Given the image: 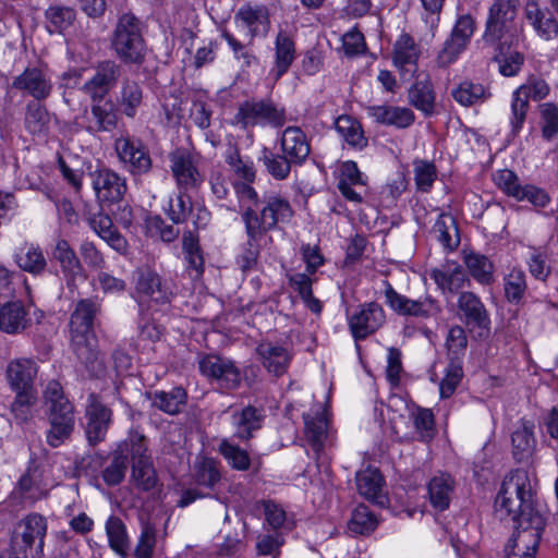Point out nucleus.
Returning <instances> with one entry per match:
<instances>
[{
    "mask_svg": "<svg viewBox=\"0 0 558 558\" xmlns=\"http://www.w3.org/2000/svg\"><path fill=\"white\" fill-rule=\"evenodd\" d=\"M495 512L515 530L507 558H535L545 518L535 507V492L527 471L517 469L505 476L495 499Z\"/></svg>",
    "mask_w": 558,
    "mask_h": 558,
    "instance_id": "f257e3e1",
    "label": "nucleus"
},
{
    "mask_svg": "<svg viewBox=\"0 0 558 558\" xmlns=\"http://www.w3.org/2000/svg\"><path fill=\"white\" fill-rule=\"evenodd\" d=\"M100 312L101 303L97 299H82L75 304L69 322L70 348L94 376L104 374L106 369L94 331V320Z\"/></svg>",
    "mask_w": 558,
    "mask_h": 558,
    "instance_id": "f03ea898",
    "label": "nucleus"
},
{
    "mask_svg": "<svg viewBox=\"0 0 558 558\" xmlns=\"http://www.w3.org/2000/svg\"><path fill=\"white\" fill-rule=\"evenodd\" d=\"M44 401L47 405L49 428L46 432V441L49 447L58 448L70 440L75 428L74 405L65 397L61 384L50 380L44 391Z\"/></svg>",
    "mask_w": 558,
    "mask_h": 558,
    "instance_id": "7ed1b4c3",
    "label": "nucleus"
},
{
    "mask_svg": "<svg viewBox=\"0 0 558 558\" xmlns=\"http://www.w3.org/2000/svg\"><path fill=\"white\" fill-rule=\"evenodd\" d=\"M47 530V519L43 514H26L15 524L10 545L0 551V558H43Z\"/></svg>",
    "mask_w": 558,
    "mask_h": 558,
    "instance_id": "20e7f679",
    "label": "nucleus"
},
{
    "mask_svg": "<svg viewBox=\"0 0 558 558\" xmlns=\"http://www.w3.org/2000/svg\"><path fill=\"white\" fill-rule=\"evenodd\" d=\"M110 48L125 64L141 65L147 56V45L141 21L132 13L122 14L112 32Z\"/></svg>",
    "mask_w": 558,
    "mask_h": 558,
    "instance_id": "39448f33",
    "label": "nucleus"
},
{
    "mask_svg": "<svg viewBox=\"0 0 558 558\" xmlns=\"http://www.w3.org/2000/svg\"><path fill=\"white\" fill-rule=\"evenodd\" d=\"M241 216L245 226V233L255 238L264 236L279 223L289 222L293 216V209L284 197L270 195L263 199L259 210L246 206Z\"/></svg>",
    "mask_w": 558,
    "mask_h": 558,
    "instance_id": "423d86ee",
    "label": "nucleus"
},
{
    "mask_svg": "<svg viewBox=\"0 0 558 558\" xmlns=\"http://www.w3.org/2000/svg\"><path fill=\"white\" fill-rule=\"evenodd\" d=\"M384 287L387 306L399 316L429 319L437 318L442 311L439 302L430 295L414 300L399 293L387 280Z\"/></svg>",
    "mask_w": 558,
    "mask_h": 558,
    "instance_id": "0eeeda50",
    "label": "nucleus"
},
{
    "mask_svg": "<svg viewBox=\"0 0 558 558\" xmlns=\"http://www.w3.org/2000/svg\"><path fill=\"white\" fill-rule=\"evenodd\" d=\"M234 120L243 129L255 125L280 128L286 123V113L269 99H248L240 104Z\"/></svg>",
    "mask_w": 558,
    "mask_h": 558,
    "instance_id": "6e6552de",
    "label": "nucleus"
},
{
    "mask_svg": "<svg viewBox=\"0 0 558 558\" xmlns=\"http://www.w3.org/2000/svg\"><path fill=\"white\" fill-rule=\"evenodd\" d=\"M549 93V86L545 80L532 76L525 84L519 86L512 94L511 116L509 119L511 134L518 135L521 131L530 108L529 99H544Z\"/></svg>",
    "mask_w": 558,
    "mask_h": 558,
    "instance_id": "1a4fd4ad",
    "label": "nucleus"
},
{
    "mask_svg": "<svg viewBox=\"0 0 558 558\" xmlns=\"http://www.w3.org/2000/svg\"><path fill=\"white\" fill-rule=\"evenodd\" d=\"M199 372L214 380L223 391H232L240 387L242 375L233 361L216 354H206L198 360Z\"/></svg>",
    "mask_w": 558,
    "mask_h": 558,
    "instance_id": "9d476101",
    "label": "nucleus"
},
{
    "mask_svg": "<svg viewBox=\"0 0 558 558\" xmlns=\"http://www.w3.org/2000/svg\"><path fill=\"white\" fill-rule=\"evenodd\" d=\"M458 315L470 332L487 337L490 331V315L478 295L471 291L460 292L457 300Z\"/></svg>",
    "mask_w": 558,
    "mask_h": 558,
    "instance_id": "9b49d317",
    "label": "nucleus"
},
{
    "mask_svg": "<svg viewBox=\"0 0 558 558\" xmlns=\"http://www.w3.org/2000/svg\"><path fill=\"white\" fill-rule=\"evenodd\" d=\"M475 28L476 23L471 14L460 15L449 37L445 40L441 50L438 52L437 64L446 68L453 63L468 48Z\"/></svg>",
    "mask_w": 558,
    "mask_h": 558,
    "instance_id": "f8f14e48",
    "label": "nucleus"
},
{
    "mask_svg": "<svg viewBox=\"0 0 558 558\" xmlns=\"http://www.w3.org/2000/svg\"><path fill=\"white\" fill-rule=\"evenodd\" d=\"M112 410L102 402L100 397L92 392L85 407V435L90 446H96L106 439L112 424Z\"/></svg>",
    "mask_w": 558,
    "mask_h": 558,
    "instance_id": "ddd939ff",
    "label": "nucleus"
},
{
    "mask_svg": "<svg viewBox=\"0 0 558 558\" xmlns=\"http://www.w3.org/2000/svg\"><path fill=\"white\" fill-rule=\"evenodd\" d=\"M519 0H494L488 12L483 39L495 45L509 33L517 16Z\"/></svg>",
    "mask_w": 558,
    "mask_h": 558,
    "instance_id": "4468645a",
    "label": "nucleus"
},
{
    "mask_svg": "<svg viewBox=\"0 0 558 558\" xmlns=\"http://www.w3.org/2000/svg\"><path fill=\"white\" fill-rule=\"evenodd\" d=\"M170 169L179 190L191 191L197 189L203 177L198 171L197 156L184 147H178L169 156Z\"/></svg>",
    "mask_w": 558,
    "mask_h": 558,
    "instance_id": "2eb2a0df",
    "label": "nucleus"
},
{
    "mask_svg": "<svg viewBox=\"0 0 558 558\" xmlns=\"http://www.w3.org/2000/svg\"><path fill=\"white\" fill-rule=\"evenodd\" d=\"M114 149L120 162L132 175L147 174L151 170L153 160L141 141L121 136L114 141Z\"/></svg>",
    "mask_w": 558,
    "mask_h": 558,
    "instance_id": "dca6fc26",
    "label": "nucleus"
},
{
    "mask_svg": "<svg viewBox=\"0 0 558 558\" xmlns=\"http://www.w3.org/2000/svg\"><path fill=\"white\" fill-rule=\"evenodd\" d=\"M134 289L140 299L161 305L170 303L174 295L170 282L150 268H138L135 271Z\"/></svg>",
    "mask_w": 558,
    "mask_h": 558,
    "instance_id": "f3484780",
    "label": "nucleus"
},
{
    "mask_svg": "<svg viewBox=\"0 0 558 558\" xmlns=\"http://www.w3.org/2000/svg\"><path fill=\"white\" fill-rule=\"evenodd\" d=\"M94 75L86 81L80 90L90 97L93 101H101L117 85L122 66L117 61L107 59L97 62Z\"/></svg>",
    "mask_w": 558,
    "mask_h": 558,
    "instance_id": "a211bd4d",
    "label": "nucleus"
},
{
    "mask_svg": "<svg viewBox=\"0 0 558 558\" xmlns=\"http://www.w3.org/2000/svg\"><path fill=\"white\" fill-rule=\"evenodd\" d=\"M385 322V311L377 302L361 304L359 310L348 318L349 329L355 341L366 339L376 332Z\"/></svg>",
    "mask_w": 558,
    "mask_h": 558,
    "instance_id": "6ab92c4d",
    "label": "nucleus"
},
{
    "mask_svg": "<svg viewBox=\"0 0 558 558\" xmlns=\"http://www.w3.org/2000/svg\"><path fill=\"white\" fill-rule=\"evenodd\" d=\"M46 474V468L32 459L12 494H17L21 498L31 500L32 504L47 497L51 484Z\"/></svg>",
    "mask_w": 558,
    "mask_h": 558,
    "instance_id": "aec40b11",
    "label": "nucleus"
},
{
    "mask_svg": "<svg viewBox=\"0 0 558 558\" xmlns=\"http://www.w3.org/2000/svg\"><path fill=\"white\" fill-rule=\"evenodd\" d=\"M93 189L97 201L114 204L122 201L128 185L125 178L109 168H99L90 172Z\"/></svg>",
    "mask_w": 558,
    "mask_h": 558,
    "instance_id": "412c9836",
    "label": "nucleus"
},
{
    "mask_svg": "<svg viewBox=\"0 0 558 558\" xmlns=\"http://www.w3.org/2000/svg\"><path fill=\"white\" fill-rule=\"evenodd\" d=\"M38 364L31 357L11 360L5 368V379L13 392L37 391L35 380L38 374Z\"/></svg>",
    "mask_w": 558,
    "mask_h": 558,
    "instance_id": "4be33fe9",
    "label": "nucleus"
},
{
    "mask_svg": "<svg viewBox=\"0 0 558 558\" xmlns=\"http://www.w3.org/2000/svg\"><path fill=\"white\" fill-rule=\"evenodd\" d=\"M12 87L40 101L50 96L52 82L46 71L33 66L26 68L20 75L14 77Z\"/></svg>",
    "mask_w": 558,
    "mask_h": 558,
    "instance_id": "5701e85b",
    "label": "nucleus"
},
{
    "mask_svg": "<svg viewBox=\"0 0 558 558\" xmlns=\"http://www.w3.org/2000/svg\"><path fill=\"white\" fill-rule=\"evenodd\" d=\"M266 418L264 408L248 404L240 411H234L231 422L234 427L233 438L241 442L250 441L256 432L262 429Z\"/></svg>",
    "mask_w": 558,
    "mask_h": 558,
    "instance_id": "b1692460",
    "label": "nucleus"
},
{
    "mask_svg": "<svg viewBox=\"0 0 558 558\" xmlns=\"http://www.w3.org/2000/svg\"><path fill=\"white\" fill-rule=\"evenodd\" d=\"M420 49L412 36L402 33L393 45V64L399 70L400 75L408 80L417 71V60Z\"/></svg>",
    "mask_w": 558,
    "mask_h": 558,
    "instance_id": "393cba45",
    "label": "nucleus"
},
{
    "mask_svg": "<svg viewBox=\"0 0 558 558\" xmlns=\"http://www.w3.org/2000/svg\"><path fill=\"white\" fill-rule=\"evenodd\" d=\"M280 151L294 165L302 166L311 154V144L299 126H288L280 137Z\"/></svg>",
    "mask_w": 558,
    "mask_h": 558,
    "instance_id": "a878e982",
    "label": "nucleus"
},
{
    "mask_svg": "<svg viewBox=\"0 0 558 558\" xmlns=\"http://www.w3.org/2000/svg\"><path fill=\"white\" fill-rule=\"evenodd\" d=\"M234 23L247 28L250 44L259 35V26L266 34L270 26L269 10L265 4H243L234 14Z\"/></svg>",
    "mask_w": 558,
    "mask_h": 558,
    "instance_id": "bb28decb",
    "label": "nucleus"
},
{
    "mask_svg": "<svg viewBox=\"0 0 558 558\" xmlns=\"http://www.w3.org/2000/svg\"><path fill=\"white\" fill-rule=\"evenodd\" d=\"M366 111L376 123L397 129H407L415 121L414 112L407 107L377 105L367 107Z\"/></svg>",
    "mask_w": 558,
    "mask_h": 558,
    "instance_id": "cd10ccee",
    "label": "nucleus"
},
{
    "mask_svg": "<svg viewBox=\"0 0 558 558\" xmlns=\"http://www.w3.org/2000/svg\"><path fill=\"white\" fill-rule=\"evenodd\" d=\"M256 353L267 372L276 377L287 373L292 359L283 345L270 341L260 342L256 348Z\"/></svg>",
    "mask_w": 558,
    "mask_h": 558,
    "instance_id": "c85d7f7f",
    "label": "nucleus"
},
{
    "mask_svg": "<svg viewBox=\"0 0 558 558\" xmlns=\"http://www.w3.org/2000/svg\"><path fill=\"white\" fill-rule=\"evenodd\" d=\"M296 59V48L292 36L280 29L275 40V61L270 75L278 82L291 68Z\"/></svg>",
    "mask_w": 558,
    "mask_h": 558,
    "instance_id": "c756f323",
    "label": "nucleus"
},
{
    "mask_svg": "<svg viewBox=\"0 0 558 558\" xmlns=\"http://www.w3.org/2000/svg\"><path fill=\"white\" fill-rule=\"evenodd\" d=\"M32 324L28 312L22 301H9L0 306V330L15 335L23 332Z\"/></svg>",
    "mask_w": 558,
    "mask_h": 558,
    "instance_id": "7c9ffc66",
    "label": "nucleus"
},
{
    "mask_svg": "<svg viewBox=\"0 0 558 558\" xmlns=\"http://www.w3.org/2000/svg\"><path fill=\"white\" fill-rule=\"evenodd\" d=\"M355 482L359 494L365 499L379 506L386 504L387 498L383 494L384 477L377 469L367 468L357 472Z\"/></svg>",
    "mask_w": 558,
    "mask_h": 558,
    "instance_id": "2f4dec72",
    "label": "nucleus"
},
{
    "mask_svg": "<svg viewBox=\"0 0 558 558\" xmlns=\"http://www.w3.org/2000/svg\"><path fill=\"white\" fill-rule=\"evenodd\" d=\"M365 184L364 175L355 161L347 160L340 165L337 187L345 199L357 204L362 203V196L352 186Z\"/></svg>",
    "mask_w": 558,
    "mask_h": 558,
    "instance_id": "473e14b6",
    "label": "nucleus"
},
{
    "mask_svg": "<svg viewBox=\"0 0 558 558\" xmlns=\"http://www.w3.org/2000/svg\"><path fill=\"white\" fill-rule=\"evenodd\" d=\"M454 480L448 473L435 475L427 484L428 499L437 511H445L449 508L454 494Z\"/></svg>",
    "mask_w": 558,
    "mask_h": 558,
    "instance_id": "72a5a7b5",
    "label": "nucleus"
},
{
    "mask_svg": "<svg viewBox=\"0 0 558 558\" xmlns=\"http://www.w3.org/2000/svg\"><path fill=\"white\" fill-rule=\"evenodd\" d=\"M13 259L21 270L33 276L43 275L48 265L43 250L33 243H25L19 247L13 254Z\"/></svg>",
    "mask_w": 558,
    "mask_h": 558,
    "instance_id": "f704fd0d",
    "label": "nucleus"
},
{
    "mask_svg": "<svg viewBox=\"0 0 558 558\" xmlns=\"http://www.w3.org/2000/svg\"><path fill=\"white\" fill-rule=\"evenodd\" d=\"M220 463L214 458L198 456L193 465V480L197 486L214 492L221 482Z\"/></svg>",
    "mask_w": 558,
    "mask_h": 558,
    "instance_id": "c9c22d12",
    "label": "nucleus"
},
{
    "mask_svg": "<svg viewBox=\"0 0 558 558\" xmlns=\"http://www.w3.org/2000/svg\"><path fill=\"white\" fill-rule=\"evenodd\" d=\"M525 17L544 39L549 40L558 35L557 20L549 12H544L535 0L526 2Z\"/></svg>",
    "mask_w": 558,
    "mask_h": 558,
    "instance_id": "e433bc0d",
    "label": "nucleus"
},
{
    "mask_svg": "<svg viewBox=\"0 0 558 558\" xmlns=\"http://www.w3.org/2000/svg\"><path fill=\"white\" fill-rule=\"evenodd\" d=\"M463 263L470 276L480 284L489 286L494 282L495 265L486 255L474 251H464Z\"/></svg>",
    "mask_w": 558,
    "mask_h": 558,
    "instance_id": "4c0bfd02",
    "label": "nucleus"
},
{
    "mask_svg": "<svg viewBox=\"0 0 558 558\" xmlns=\"http://www.w3.org/2000/svg\"><path fill=\"white\" fill-rule=\"evenodd\" d=\"M144 92L134 80L125 77L120 86L117 104L121 112L128 118H134L143 104Z\"/></svg>",
    "mask_w": 558,
    "mask_h": 558,
    "instance_id": "58836bf2",
    "label": "nucleus"
},
{
    "mask_svg": "<svg viewBox=\"0 0 558 558\" xmlns=\"http://www.w3.org/2000/svg\"><path fill=\"white\" fill-rule=\"evenodd\" d=\"M432 232L448 252H453L460 245L461 240L458 225L454 217L450 214H439Z\"/></svg>",
    "mask_w": 558,
    "mask_h": 558,
    "instance_id": "ea45409f",
    "label": "nucleus"
},
{
    "mask_svg": "<svg viewBox=\"0 0 558 558\" xmlns=\"http://www.w3.org/2000/svg\"><path fill=\"white\" fill-rule=\"evenodd\" d=\"M435 99L436 95L429 81L416 82L409 88L408 100L410 105L423 112L425 117L434 114Z\"/></svg>",
    "mask_w": 558,
    "mask_h": 558,
    "instance_id": "a19ab883",
    "label": "nucleus"
},
{
    "mask_svg": "<svg viewBox=\"0 0 558 558\" xmlns=\"http://www.w3.org/2000/svg\"><path fill=\"white\" fill-rule=\"evenodd\" d=\"M335 128L343 141L357 150L364 149L368 145V140L364 135L361 123L350 116H340Z\"/></svg>",
    "mask_w": 558,
    "mask_h": 558,
    "instance_id": "79ce46f5",
    "label": "nucleus"
},
{
    "mask_svg": "<svg viewBox=\"0 0 558 558\" xmlns=\"http://www.w3.org/2000/svg\"><path fill=\"white\" fill-rule=\"evenodd\" d=\"M52 258L60 264L64 276L72 280L83 272L82 264L76 256L75 251L64 239L57 241L54 248L52 250Z\"/></svg>",
    "mask_w": 558,
    "mask_h": 558,
    "instance_id": "37998d69",
    "label": "nucleus"
},
{
    "mask_svg": "<svg viewBox=\"0 0 558 558\" xmlns=\"http://www.w3.org/2000/svg\"><path fill=\"white\" fill-rule=\"evenodd\" d=\"M527 290L526 275L520 267H512L504 277V292L507 302L512 305L523 303Z\"/></svg>",
    "mask_w": 558,
    "mask_h": 558,
    "instance_id": "c03bdc74",
    "label": "nucleus"
},
{
    "mask_svg": "<svg viewBox=\"0 0 558 558\" xmlns=\"http://www.w3.org/2000/svg\"><path fill=\"white\" fill-rule=\"evenodd\" d=\"M259 160L263 162L267 173L277 181L289 178L292 168L298 167L291 162L281 151H272L264 147Z\"/></svg>",
    "mask_w": 558,
    "mask_h": 558,
    "instance_id": "a18cd8bd",
    "label": "nucleus"
},
{
    "mask_svg": "<svg viewBox=\"0 0 558 558\" xmlns=\"http://www.w3.org/2000/svg\"><path fill=\"white\" fill-rule=\"evenodd\" d=\"M432 278L439 289L449 293H457L463 289L466 283L470 284V280L460 265L449 270L434 269L432 271Z\"/></svg>",
    "mask_w": 558,
    "mask_h": 558,
    "instance_id": "49530a36",
    "label": "nucleus"
},
{
    "mask_svg": "<svg viewBox=\"0 0 558 558\" xmlns=\"http://www.w3.org/2000/svg\"><path fill=\"white\" fill-rule=\"evenodd\" d=\"M305 436L315 451H319L327 438L328 422L323 412L307 413L303 415Z\"/></svg>",
    "mask_w": 558,
    "mask_h": 558,
    "instance_id": "de8ad7c7",
    "label": "nucleus"
},
{
    "mask_svg": "<svg viewBox=\"0 0 558 558\" xmlns=\"http://www.w3.org/2000/svg\"><path fill=\"white\" fill-rule=\"evenodd\" d=\"M106 533L111 549L121 558H128L130 542L122 520L114 515L109 517L106 522Z\"/></svg>",
    "mask_w": 558,
    "mask_h": 558,
    "instance_id": "09e8293b",
    "label": "nucleus"
},
{
    "mask_svg": "<svg viewBox=\"0 0 558 558\" xmlns=\"http://www.w3.org/2000/svg\"><path fill=\"white\" fill-rule=\"evenodd\" d=\"M90 113L94 119V124L89 126L92 131L111 132L117 128L118 116L111 101H93Z\"/></svg>",
    "mask_w": 558,
    "mask_h": 558,
    "instance_id": "8fccbe9b",
    "label": "nucleus"
},
{
    "mask_svg": "<svg viewBox=\"0 0 558 558\" xmlns=\"http://www.w3.org/2000/svg\"><path fill=\"white\" fill-rule=\"evenodd\" d=\"M186 403V391L182 387H174L170 391H156L153 405L167 414H178Z\"/></svg>",
    "mask_w": 558,
    "mask_h": 558,
    "instance_id": "3c124183",
    "label": "nucleus"
},
{
    "mask_svg": "<svg viewBox=\"0 0 558 558\" xmlns=\"http://www.w3.org/2000/svg\"><path fill=\"white\" fill-rule=\"evenodd\" d=\"M452 98L463 107H471L483 102L489 94L480 83L463 81L451 90Z\"/></svg>",
    "mask_w": 558,
    "mask_h": 558,
    "instance_id": "603ef678",
    "label": "nucleus"
},
{
    "mask_svg": "<svg viewBox=\"0 0 558 558\" xmlns=\"http://www.w3.org/2000/svg\"><path fill=\"white\" fill-rule=\"evenodd\" d=\"M10 404V413L17 425L27 423L33 417V408L37 403V391H16Z\"/></svg>",
    "mask_w": 558,
    "mask_h": 558,
    "instance_id": "864d4df0",
    "label": "nucleus"
},
{
    "mask_svg": "<svg viewBox=\"0 0 558 558\" xmlns=\"http://www.w3.org/2000/svg\"><path fill=\"white\" fill-rule=\"evenodd\" d=\"M75 16L74 9L70 7H49L45 12L47 29L49 33H63L73 25Z\"/></svg>",
    "mask_w": 558,
    "mask_h": 558,
    "instance_id": "5fc2aeb1",
    "label": "nucleus"
},
{
    "mask_svg": "<svg viewBox=\"0 0 558 558\" xmlns=\"http://www.w3.org/2000/svg\"><path fill=\"white\" fill-rule=\"evenodd\" d=\"M218 451L233 470L247 471L250 469L251 458L248 452L230 439L223 438L219 442Z\"/></svg>",
    "mask_w": 558,
    "mask_h": 558,
    "instance_id": "6e6d98bb",
    "label": "nucleus"
},
{
    "mask_svg": "<svg viewBox=\"0 0 558 558\" xmlns=\"http://www.w3.org/2000/svg\"><path fill=\"white\" fill-rule=\"evenodd\" d=\"M530 275L542 282H546L551 275L549 264V251L546 247H531L530 256L526 260Z\"/></svg>",
    "mask_w": 558,
    "mask_h": 558,
    "instance_id": "4d7b16f0",
    "label": "nucleus"
},
{
    "mask_svg": "<svg viewBox=\"0 0 558 558\" xmlns=\"http://www.w3.org/2000/svg\"><path fill=\"white\" fill-rule=\"evenodd\" d=\"M378 525L376 515L365 505H359L351 514L348 523L350 532L357 535H368Z\"/></svg>",
    "mask_w": 558,
    "mask_h": 558,
    "instance_id": "13d9d810",
    "label": "nucleus"
},
{
    "mask_svg": "<svg viewBox=\"0 0 558 558\" xmlns=\"http://www.w3.org/2000/svg\"><path fill=\"white\" fill-rule=\"evenodd\" d=\"M131 477L137 488L145 492L154 489L158 478L151 459L133 462Z\"/></svg>",
    "mask_w": 558,
    "mask_h": 558,
    "instance_id": "bf43d9fd",
    "label": "nucleus"
},
{
    "mask_svg": "<svg viewBox=\"0 0 558 558\" xmlns=\"http://www.w3.org/2000/svg\"><path fill=\"white\" fill-rule=\"evenodd\" d=\"M226 162L231 167L234 174L243 182L253 183L256 178L254 163L250 159H243L235 146H230L225 155Z\"/></svg>",
    "mask_w": 558,
    "mask_h": 558,
    "instance_id": "052dcab7",
    "label": "nucleus"
},
{
    "mask_svg": "<svg viewBox=\"0 0 558 558\" xmlns=\"http://www.w3.org/2000/svg\"><path fill=\"white\" fill-rule=\"evenodd\" d=\"M289 282L313 313H320L323 306L320 301L313 295L310 274H294L289 277Z\"/></svg>",
    "mask_w": 558,
    "mask_h": 558,
    "instance_id": "680f3d73",
    "label": "nucleus"
},
{
    "mask_svg": "<svg viewBox=\"0 0 558 558\" xmlns=\"http://www.w3.org/2000/svg\"><path fill=\"white\" fill-rule=\"evenodd\" d=\"M128 456L121 446L113 452L110 463L102 471V480L108 486H117L124 480Z\"/></svg>",
    "mask_w": 558,
    "mask_h": 558,
    "instance_id": "e2e57ef3",
    "label": "nucleus"
},
{
    "mask_svg": "<svg viewBox=\"0 0 558 558\" xmlns=\"http://www.w3.org/2000/svg\"><path fill=\"white\" fill-rule=\"evenodd\" d=\"M447 355L450 362L461 361L468 348V337L462 326H452L446 338Z\"/></svg>",
    "mask_w": 558,
    "mask_h": 558,
    "instance_id": "0e129e2a",
    "label": "nucleus"
},
{
    "mask_svg": "<svg viewBox=\"0 0 558 558\" xmlns=\"http://www.w3.org/2000/svg\"><path fill=\"white\" fill-rule=\"evenodd\" d=\"M541 131L545 141H551L558 135V106L545 102L539 106Z\"/></svg>",
    "mask_w": 558,
    "mask_h": 558,
    "instance_id": "69168bd1",
    "label": "nucleus"
},
{
    "mask_svg": "<svg viewBox=\"0 0 558 558\" xmlns=\"http://www.w3.org/2000/svg\"><path fill=\"white\" fill-rule=\"evenodd\" d=\"M246 236L247 241L245 242L241 254L236 258V264L243 272L256 269L260 253L258 241L263 238H251L250 234H246Z\"/></svg>",
    "mask_w": 558,
    "mask_h": 558,
    "instance_id": "338daca9",
    "label": "nucleus"
},
{
    "mask_svg": "<svg viewBox=\"0 0 558 558\" xmlns=\"http://www.w3.org/2000/svg\"><path fill=\"white\" fill-rule=\"evenodd\" d=\"M48 112L38 102H31L26 107L25 126L32 134L43 133L48 125Z\"/></svg>",
    "mask_w": 558,
    "mask_h": 558,
    "instance_id": "774afa93",
    "label": "nucleus"
}]
</instances>
